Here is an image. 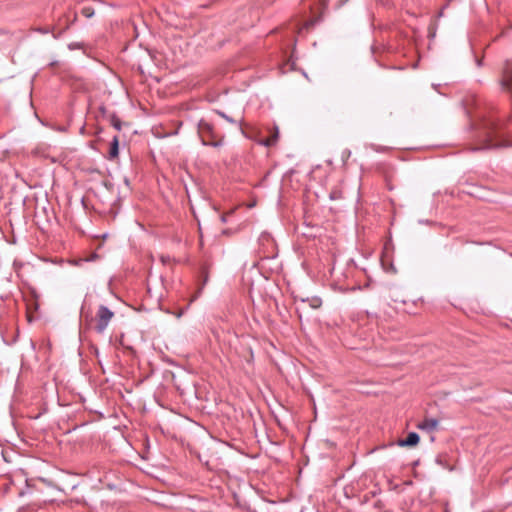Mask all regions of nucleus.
Masks as SVG:
<instances>
[{
	"label": "nucleus",
	"mask_w": 512,
	"mask_h": 512,
	"mask_svg": "<svg viewBox=\"0 0 512 512\" xmlns=\"http://www.w3.org/2000/svg\"><path fill=\"white\" fill-rule=\"evenodd\" d=\"M439 421L434 418L424 419L422 422H420L417 427L421 430H425L427 432H432L436 430L438 427Z\"/></svg>",
	"instance_id": "5"
},
{
	"label": "nucleus",
	"mask_w": 512,
	"mask_h": 512,
	"mask_svg": "<svg viewBox=\"0 0 512 512\" xmlns=\"http://www.w3.org/2000/svg\"><path fill=\"white\" fill-rule=\"evenodd\" d=\"M419 439H420V438H419V435H418L417 433H415V432H410V433L407 435L406 439H404V440H400V441L398 442V444H399L400 446H415V445H417V444H418Z\"/></svg>",
	"instance_id": "6"
},
{
	"label": "nucleus",
	"mask_w": 512,
	"mask_h": 512,
	"mask_svg": "<svg viewBox=\"0 0 512 512\" xmlns=\"http://www.w3.org/2000/svg\"><path fill=\"white\" fill-rule=\"evenodd\" d=\"M278 139H279V130L277 127H274L272 130H270V135L267 138L259 139L258 143L265 147H273L277 144Z\"/></svg>",
	"instance_id": "4"
},
{
	"label": "nucleus",
	"mask_w": 512,
	"mask_h": 512,
	"mask_svg": "<svg viewBox=\"0 0 512 512\" xmlns=\"http://www.w3.org/2000/svg\"><path fill=\"white\" fill-rule=\"evenodd\" d=\"M119 148H118V138L114 137L113 141L111 143L110 151H109V157L110 159H113L118 156Z\"/></svg>",
	"instance_id": "7"
},
{
	"label": "nucleus",
	"mask_w": 512,
	"mask_h": 512,
	"mask_svg": "<svg viewBox=\"0 0 512 512\" xmlns=\"http://www.w3.org/2000/svg\"><path fill=\"white\" fill-rule=\"evenodd\" d=\"M112 125L115 129L120 130L121 129V122L119 119H113Z\"/></svg>",
	"instance_id": "9"
},
{
	"label": "nucleus",
	"mask_w": 512,
	"mask_h": 512,
	"mask_svg": "<svg viewBox=\"0 0 512 512\" xmlns=\"http://www.w3.org/2000/svg\"><path fill=\"white\" fill-rule=\"evenodd\" d=\"M113 316L114 313L108 307L101 305L96 313V331L103 333Z\"/></svg>",
	"instance_id": "3"
},
{
	"label": "nucleus",
	"mask_w": 512,
	"mask_h": 512,
	"mask_svg": "<svg viewBox=\"0 0 512 512\" xmlns=\"http://www.w3.org/2000/svg\"><path fill=\"white\" fill-rule=\"evenodd\" d=\"M320 304H321V301H320L319 299H313V301H312V303H311V306H312L313 308H317V307H319V306H320Z\"/></svg>",
	"instance_id": "10"
},
{
	"label": "nucleus",
	"mask_w": 512,
	"mask_h": 512,
	"mask_svg": "<svg viewBox=\"0 0 512 512\" xmlns=\"http://www.w3.org/2000/svg\"><path fill=\"white\" fill-rule=\"evenodd\" d=\"M219 115L223 118H225L227 121L231 122V123H234L235 121L233 119H231L230 117H228L227 115H225L224 113L222 112H219Z\"/></svg>",
	"instance_id": "11"
},
{
	"label": "nucleus",
	"mask_w": 512,
	"mask_h": 512,
	"mask_svg": "<svg viewBox=\"0 0 512 512\" xmlns=\"http://www.w3.org/2000/svg\"><path fill=\"white\" fill-rule=\"evenodd\" d=\"M221 221H222L223 223H225V222L227 221V215H226V214H224V215H222V216H221Z\"/></svg>",
	"instance_id": "12"
},
{
	"label": "nucleus",
	"mask_w": 512,
	"mask_h": 512,
	"mask_svg": "<svg viewBox=\"0 0 512 512\" xmlns=\"http://www.w3.org/2000/svg\"><path fill=\"white\" fill-rule=\"evenodd\" d=\"M82 14H83L86 18H90V17H92V16H93V14H94V10H93V8H91V7H84V8L82 9Z\"/></svg>",
	"instance_id": "8"
},
{
	"label": "nucleus",
	"mask_w": 512,
	"mask_h": 512,
	"mask_svg": "<svg viewBox=\"0 0 512 512\" xmlns=\"http://www.w3.org/2000/svg\"><path fill=\"white\" fill-rule=\"evenodd\" d=\"M502 128L499 123L491 121L487 126L485 139L482 145L473 148V150H487L501 146H508L509 143L503 139Z\"/></svg>",
	"instance_id": "1"
},
{
	"label": "nucleus",
	"mask_w": 512,
	"mask_h": 512,
	"mask_svg": "<svg viewBox=\"0 0 512 512\" xmlns=\"http://www.w3.org/2000/svg\"><path fill=\"white\" fill-rule=\"evenodd\" d=\"M198 135L204 145L219 147L223 143L224 136L218 133L213 125L202 119L198 123Z\"/></svg>",
	"instance_id": "2"
}]
</instances>
